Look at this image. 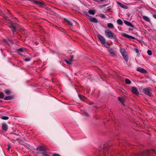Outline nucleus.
Returning <instances> with one entry per match:
<instances>
[{
  "label": "nucleus",
  "mask_w": 156,
  "mask_h": 156,
  "mask_svg": "<svg viewBox=\"0 0 156 156\" xmlns=\"http://www.w3.org/2000/svg\"><path fill=\"white\" fill-rule=\"evenodd\" d=\"M110 141H108L107 143L104 144L103 147L100 149V150L103 153V156H109L108 155V147L110 145H108Z\"/></svg>",
  "instance_id": "f257e3e1"
},
{
  "label": "nucleus",
  "mask_w": 156,
  "mask_h": 156,
  "mask_svg": "<svg viewBox=\"0 0 156 156\" xmlns=\"http://www.w3.org/2000/svg\"><path fill=\"white\" fill-rule=\"evenodd\" d=\"M105 34L106 36L108 38L114 39V41L117 40L116 36L115 35H113V33L108 30H106L105 31Z\"/></svg>",
  "instance_id": "f03ea898"
},
{
  "label": "nucleus",
  "mask_w": 156,
  "mask_h": 156,
  "mask_svg": "<svg viewBox=\"0 0 156 156\" xmlns=\"http://www.w3.org/2000/svg\"><path fill=\"white\" fill-rule=\"evenodd\" d=\"M10 25L9 27L11 29L12 32L14 34L17 29L18 24L14 23L12 21L9 22Z\"/></svg>",
  "instance_id": "7ed1b4c3"
},
{
  "label": "nucleus",
  "mask_w": 156,
  "mask_h": 156,
  "mask_svg": "<svg viewBox=\"0 0 156 156\" xmlns=\"http://www.w3.org/2000/svg\"><path fill=\"white\" fill-rule=\"evenodd\" d=\"M120 51L124 59L126 62H127L128 60V58L125 50L123 48H120Z\"/></svg>",
  "instance_id": "20e7f679"
},
{
  "label": "nucleus",
  "mask_w": 156,
  "mask_h": 156,
  "mask_svg": "<svg viewBox=\"0 0 156 156\" xmlns=\"http://www.w3.org/2000/svg\"><path fill=\"white\" fill-rule=\"evenodd\" d=\"M97 37L101 44H104L106 43V39L102 36L98 34L97 35Z\"/></svg>",
  "instance_id": "39448f33"
},
{
  "label": "nucleus",
  "mask_w": 156,
  "mask_h": 156,
  "mask_svg": "<svg viewBox=\"0 0 156 156\" xmlns=\"http://www.w3.org/2000/svg\"><path fill=\"white\" fill-rule=\"evenodd\" d=\"M151 90V88H146L144 89L143 90V91L144 94L150 96H151L150 92Z\"/></svg>",
  "instance_id": "423d86ee"
},
{
  "label": "nucleus",
  "mask_w": 156,
  "mask_h": 156,
  "mask_svg": "<svg viewBox=\"0 0 156 156\" xmlns=\"http://www.w3.org/2000/svg\"><path fill=\"white\" fill-rule=\"evenodd\" d=\"M30 1L33 2L35 4L40 7H43L44 6V4L41 2L34 0H30Z\"/></svg>",
  "instance_id": "0eeeda50"
},
{
  "label": "nucleus",
  "mask_w": 156,
  "mask_h": 156,
  "mask_svg": "<svg viewBox=\"0 0 156 156\" xmlns=\"http://www.w3.org/2000/svg\"><path fill=\"white\" fill-rule=\"evenodd\" d=\"M136 70L142 73L147 74L148 73V72L145 69L140 67H137Z\"/></svg>",
  "instance_id": "6e6552de"
},
{
  "label": "nucleus",
  "mask_w": 156,
  "mask_h": 156,
  "mask_svg": "<svg viewBox=\"0 0 156 156\" xmlns=\"http://www.w3.org/2000/svg\"><path fill=\"white\" fill-rule=\"evenodd\" d=\"M2 131L6 132L8 129V126L7 124L4 123L2 124Z\"/></svg>",
  "instance_id": "1a4fd4ad"
},
{
  "label": "nucleus",
  "mask_w": 156,
  "mask_h": 156,
  "mask_svg": "<svg viewBox=\"0 0 156 156\" xmlns=\"http://www.w3.org/2000/svg\"><path fill=\"white\" fill-rule=\"evenodd\" d=\"M89 20L91 22L97 23H98V21L97 19L94 17H92L91 16H89Z\"/></svg>",
  "instance_id": "9d476101"
},
{
  "label": "nucleus",
  "mask_w": 156,
  "mask_h": 156,
  "mask_svg": "<svg viewBox=\"0 0 156 156\" xmlns=\"http://www.w3.org/2000/svg\"><path fill=\"white\" fill-rule=\"evenodd\" d=\"M66 21L67 23V24L70 26V27H72L73 26V22H75L74 20H66Z\"/></svg>",
  "instance_id": "9b49d317"
},
{
  "label": "nucleus",
  "mask_w": 156,
  "mask_h": 156,
  "mask_svg": "<svg viewBox=\"0 0 156 156\" xmlns=\"http://www.w3.org/2000/svg\"><path fill=\"white\" fill-rule=\"evenodd\" d=\"M122 35L124 37L127 38L130 40L135 39V38L134 37L124 33H123Z\"/></svg>",
  "instance_id": "f8f14e48"
},
{
  "label": "nucleus",
  "mask_w": 156,
  "mask_h": 156,
  "mask_svg": "<svg viewBox=\"0 0 156 156\" xmlns=\"http://www.w3.org/2000/svg\"><path fill=\"white\" fill-rule=\"evenodd\" d=\"M132 92L133 94H139V91H138L137 89L134 87H132Z\"/></svg>",
  "instance_id": "ddd939ff"
},
{
  "label": "nucleus",
  "mask_w": 156,
  "mask_h": 156,
  "mask_svg": "<svg viewBox=\"0 0 156 156\" xmlns=\"http://www.w3.org/2000/svg\"><path fill=\"white\" fill-rule=\"evenodd\" d=\"M45 148L42 146H39L36 148V150L38 151H44L45 150Z\"/></svg>",
  "instance_id": "4468645a"
},
{
  "label": "nucleus",
  "mask_w": 156,
  "mask_h": 156,
  "mask_svg": "<svg viewBox=\"0 0 156 156\" xmlns=\"http://www.w3.org/2000/svg\"><path fill=\"white\" fill-rule=\"evenodd\" d=\"M118 98L119 101L123 105H124L125 102L124 99V98H121L120 97H118Z\"/></svg>",
  "instance_id": "2eb2a0df"
},
{
  "label": "nucleus",
  "mask_w": 156,
  "mask_h": 156,
  "mask_svg": "<svg viewBox=\"0 0 156 156\" xmlns=\"http://www.w3.org/2000/svg\"><path fill=\"white\" fill-rule=\"evenodd\" d=\"M124 23L127 26L129 27H133V25L129 22L127 21L126 20H124Z\"/></svg>",
  "instance_id": "dca6fc26"
},
{
  "label": "nucleus",
  "mask_w": 156,
  "mask_h": 156,
  "mask_svg": "<svg viewBox=\"0 0 156 156\" xmlns=\"http://www.w3.org/2000/svg\"><path fill=\"white\" fill-rule=\"evenodd\" d=\"M108 51L110 53L111 55L112 56H115V54L114 52V51H113V50L111 48H109Z\"/></svg>",
  "instance_id": "f3484780"
},
{
  "label": "nucleus",
  "mask_w": 156,
  "mask_h": 156,
  "mask_svg": "<svg viewBox=\"0 0 156 156\" xmlns=\"http://www.w3.org/2000/svg\"><path fill=\"white\" fill-rule=\"evenodd\" d=\"M13 98V96H5L4 98L5 100H8L12 99Z\"/></svg>",
  "instance_id": "a211bd4d"
},
{
  "label": "nucleus",
  "mask_w": 156,
  "mask_h": 156,
  "mask_svg": "<svg viewBox=\"0 0 156 156\" xmlns=\"http://www.w3.org/2000/svg\"><path fill=\"white\" fill-rule=\"evenodd\" d=\"M108 27L109 28L113 29L114 28V26L113 24L112 23H108L107 24Z\"/></svg>",
  "instance_id": "6ab92c4d"
},
{
  "label": "nucleus",
  "mask_w": 156,
  "mask_h": 156,
  "mask_svg": "<svg viewBox=\"0 0 156 156\" xmlns=\"http://www.w3.org/2000/svg\"><path fill=\"white\" fill-rule=\"evenodd\" d=\"M143 19L146 21L147 22H150V19L149 18L146 16H143Z\"/></svg>",
  "instance_id": "aec40b11"
},
{
  "label": "nucleus",
  "mask_w": 156,
  "mask_h": 156,
  "mask_svg": "<svg viewBox=\"0 0 156 156\" xmlns=\"http://www.w3.org/2000/svg\"><path fill=\"white\" fill-rule=\"evenodd\" d=\"M88 12L90 14L94 15L95 14V11L94 10H90L88 11Z\"/></svg>",
  "instance_id": "412c9836"
},
{
  "label": "nucleus",
  "mask_w": 156,
  "mask_h": 156,
  "mask_svg": "<svg viewBox=\"0 0 156 156\" xmlns=\"http://www.w3.org/2000/svg\"><path fill=\"white\" fill-rule=\"evenodd\" d=\"M69 60H67L65 59V62L67 63V64H72V60L71 59H69Z\"/></svg>",
  "instance_id": "4be33fe9"
},
{
  "label": "nucleus",
  "mask_w": 156,
  "mask_h": 156,
  "mask_svg": "<svg viewBox=\"0 0 156 156\" xmlns=\"http://www.w3.org/2000/svg\"><path fill=\"white\" fill-rule=\"evenodd\" d=\"M117 22L118 24L120 25H121L122 24H123V22H122V21L121 20L119 19L117 20Z\"/></svg>",
  "instance_id": "5701e85b"
},
{
  "label": "nucleus",
  "mask_w": 156,
  "mask_h": 156,
  "mask_svg": "<svg viewBox=\"0 0 156 156\" xmlns=\"http://www.w3.org/2000/svg\"><path fill=\"white\" fill-rule=\"evenodd\" d=\"M5 93L7 95H9L11 94V93L10 91L8 90H6L5 91Z\"/></svg>",
  "instance_id": "b1692460"
},
{
  "label": "nucleus",
  "mask_w": 156,
  "mask_h": 156,
  "mask_svg": "<svg viewBox=\"0 0 156 156\" xmlns=\"http://www.w3.org/2000/svg\"><path fill=\"white\" fill-rule=\"evenodd\" d=\"M117 3L121 7L123 8H125V5H123L121 3L118 1L117 2Z\"/></svg>",
  "instance_id": "393cba45"
},
{
  "label": "nucleus",
  "mask_w": 156,
  "mask_h": 156,
  "mask_svg": "<svg viewBox=\"0 0 156 156\" xmlns=\"http://www.w3.org/2000/svg\"><path fill=\"white\" fill-rule=\"evenodd\" d=\"M125 81L126 83V84H129L131 83V81L128 79H126Z\"/></svg>",
  "instance_id": "a878e982"
},
{
  "label": "nucleus",
  "mask_w": 156,
  "mask_h": 156,
  "mask_svg": "<svg viewBox=\"0 0 156 156\" xmlns=\"http://www.w3.org/2000/svg\"><path fill=\"white\" fill-rule=\"evenodd\" d=\"M1 118L3 120H7L9 119V118L8 116H5L1 117Z\"/></svg>",
  "instance_id": "bb28decb"
},
{
  "label": "nucleus",
  "mask_w": 156,
  "mask_h": 156,
  "mask_svg": "<svg viewBox=\"0 0 156 156\" xmlns=\"http://www.w3.org/2000/svg\"><path fill=\"white\" fill-rule=\"evenodd\" d=\"M99 16L102 19H105L106 18V16L105 15L103 14H101L99 15Z\"/></svg>",
  "instance_id": "cd10ccee"
},
{
  "label": "nucleus",
  "mask_w": 156,
  "mask_h": 156,
  "mask_svg": "<svg viewBox=\"0 0 156 156\" xmlns=\"http://www.w3.org/2000/svg\"><path fill=\"white\" fill-rule=\"evenodd\" d=\"M4 97V95L3 92L0 93V98H3Z\"/></svg>",
  "instance_id": "c85d7f7f"
},
{
  "label": "nucleus",
  "mask_w": 156,
  "mask_h": 156,
  "mask_svg": "<svg viewBox=\"0 0 156 156\" xmlns=\"http://www.w3.org/2000/svg\"><path fill=\"white\" fill-rule=\"evenodd\" d=\"M11 145V143L10 142H9L7 144V146H8V151H10V149L11 148V147H10Z\"/></svg>",
  "instance_id": "c756f323"
},
{
  "label": "nucleus",
  "mask_w": 156,
  "mask_h": 156,
  "mask_svg": "<svg viewBox=\"0 0 156 156\" xmlns=\"http://www.w3.org/2000/svg\"><path fill=\"white\" fill-rule=\"evenodd\" d=\"M147 53L149 55H151L152 54V51L150 50H148L147 51Z\"/></svg>",
  "instance_id": "7c9ffc66"
},
{
  "label": "nucleus",
  "mask_w": 156,
  "mask_h": 156,
  "mask_svg": "<svg viewBox=\"0 0 156 156\" xmlns=\"http://www.w3.org/2000/svg\"><path fill=\"white\" fill-rule=\"evenodd\" d=\"M150 151L149 150H147L145 151V153L146 155H147L150 153Z\"/></svg>",
  "instance_id": "2f4dec72"
},
{
  "label": "nucleus",
  "mask_w": 156,
  "mask_h": 156,
  "mask_svg": "<svg viewBox=\"0 0 156 156\" xmlns=\"http://www.w3.org/2000/svg\"><path fill=\"white\" fill-rule=\"evenodd\" d=\"M3 17L6 20H8V17H7V16H6L4 14L3 15Z\"/></svg>",
  "instance_id": "473e14b6"
},
{
  "label": "nucleus",
  "mask_w": 156,
  "mask_h": 156,
  "mask_svg": "<svg viewBox=\"0 0 156 156\" xmlns=\"http://www.w3.org/2000/svg\"><path fill=\"white\" fill-rule=\"evenodd\" d=\"M84 14L87 16H88V18H89V16H90L87 13V12H84Z\"/></svg>",
  "instance_id": "72a5a7b5"
},
{
  "label": "nucleus",
  "mask_w": 156,
  "mask_h": 156,
  "mask_svg": "<svg viewBox=\"0 0 156 156\" xmlns=\"http://www.w3.org/2000/svg\"><path fill=\"white\" fill-rule=\"evenodd\" d=\"M24 60L26 62H29L30 60V58H26Z\"/></svg>",
  "instance_id": "f704fd0d"
},
{
  "label": "nucleus",
  "mask_w": 156,
  "mask_h": 156,
  "mask_svg": "<svg viewBox=\"0 0 156 156\" xmlns=\"http://www.w3.org/2000/svg\"><path fill=\"white\" fill-rule=\"evenodd\" d=\"M78 96L79 98L81 99H82V98L84 97L83 96L81 95L80 94H79L78 95Z\"/></svg>",
  "instance_id": "c9c22d12"
},
{
  "label": "nucleus",
  "mask_w": 156,
  "mask_h": 156,
  "mask_svg": "<svg viewBox=\"0 0 156 156\" xmlns=\"http://www.w3.org/2000/svg\"><path fill=\"white\" fill-rule=\"evenodd\" d=\"M42 155L43 156H49L48 155L44 153H42Z\"/></svg>",
  "instance_id": "e433bc0d"
},
{
  "label": "nucleus",
  "mask_w": 156,
  "mask_h": 156,
  "mask_svg": "<svg viewBox=\"0 0 156 156\" xmlns=\"http://www.w3.org/2000/svg\"><path fill=\"white\" fill-rule=\"evenodd\" d=\"M18 51H20V52H22L23 51V49L22 48H20L18 50Z\"/></svg>",
  "instance_id": "4c0bfd02"
},
{
  "label": "nucleus",
  "mask_w": 156,
  "mask_h": 156,
  "mask_svg": "<svg viewBox=\"0 0 156 156\" xmlns=\"http://www.w3.org/2000/svg\"><path fill=\"white\" fill-rule=\"evenodd\" d=\"M53 156H60L58 154H54L53 155Z\"/></svg>",
  "instance_id": "58836bf2"
},
{
  "label": "nucleus",
  "mask_w": 156,
  "mask_h": 156,
  "mask_svg": "<svg viewBox=\"0 0 156 156\" xmlns=\"http://www.w3.org/2000/svg\"><path fill=\"white\" fill-rule=\"evenodd\" d=\"M84 114L86 116H89V114L87 113L86 112H84Z\"/></svg>",
  "instance_id": "ea45409f"
},
{
  "label": "nucleus",
  "mask_w": 156,
  "mask_h": 156,
  "mask_svg": "<svg viewBox=\"0 0 156 156\" xmlns=\"http://www.w3.org/2000/svg\"><path fill=\"white\" fill-rule=\"evenodd\" d=\"M135 50L136 52V53H138L139 52V50H138V49H135Z\"/></svg>",
  "instance_id": "a19ab883"
},
{
  "label": "nucleus",
  "mask_w": 156,
  "mask_h": 156,
  "mask_svg": "<svg viewBox=\"0 0 156 156\" xmlns=\"http://www.w3.org/2000/svg\"><path fill=\"white\" fill-rule=\"evenodd\" d=\"M153 16L154 18L156 19V15H155V14L153 15Z\"/></svg>",
  "instance_id": "79ce46f5"
},
{
  "label": "nucleus",
  "mask_w": 156,
  "mask_h": 156,
  "mask_svg": "<svg viewBox=\"0 0 156 156\" xmlns=\"http://www.w3.org/2000/svg\"><path fill=\"white\" fill-rule=\"evenodd\" d=\"M11 134H12V135H15V136H18V135H17V134H16L15 133H11Z\"/></svg>",
  "instance_id": "37998d69"
},
{
  "label": "nucleus",
  "mask_w": 156,
  "mask_h": 156,
  "mask_svg": "<svg viewBox=\"0 0 156 156\" xmlns=\"http://www.w3.org/2000/svg\"><path fill=\"white\" fill-rule=\"evenodd\" d=\"M107 5V4H104V5H102V6H103V7L105 6H106Z\"/></svg>",
  "instance_id": "c03bdc74"
},
{
  "label": "nucleus",
  "mask_w": 156,
  "mask_h": 156,
  "mask_svg": "<svg viewBox=\"0 0 156 156\" xmlns=\"http://www.w3.org/2000/svg\"><path fill=\"white\" fill-rule=\"evenodd\" d=\"M71 59H73V55H72L71 56Z\"/></svg>",
  "instance_id": "a18cd8bd"
},
{
  "label": "nucleus",
  "mask_w": 156,
  "mask_h": 156,
  "mask_svg": "<svg viewBox=\"0 0 156 156\" xmlns=\"http://www.w3.org/2000/svg\"><path fill=\"white\" fill-rule=\"evenodd\" d=\"M19 139L18 138L16 139H15V140H14V141H17L19 140Z\"/></svg>",
  "instance_id": "49530a36"
},
{
  "label": "nucleus",
  "mask_w": 156,
  "mask_h": 156,
  "mask_svg": "<svg viewBox=\"0 0 156 156\" xmlns=\"http://www.w3.org/2000/svg\"><path fill=\"white\" fill-rule=\"evenodd\" d=\"M100 1H103L104 0H99Z\"/></svg>",
  "instance_id": "de8ad7c7"
},
{
  "label": "nucleus",
  "mask_w": 156,
  "mask_h": 156,
  "mask_svg": "<svg viewBox=\"0 0 156 156\" xmlns=\"http://www.w3.org/2000/svg\"><path fill=\"white\" fill-rule=\"evenodd\" d=\"M110 9H108V10H110Z\"/></svg>",
  "instance_id": "09e8293b"
},
{
  "label": "nucleus",
  "mask_w": 156,
  "mask_h": 156,
  "mask_svg": "<svg viewBox=\"0 0 156 156\" xmlns=\"http://www.w3.org/2000/svg\"><path fill=\"white\" fill-rule=\"evenodd\" d=\"M130 64H129V66H130Z\"/></svg>",
  "instance_id": "8fccbe9b"
},
{
  "label": "nucleus",
  "mask_w": 156,
  "mask_h": 156,
  "mask_svg": "<svg viewBox=\"0 0 156 156\" xmlns=\"http://www.w3.org/2000/svg\"><path fill=\"white\" fill-rule=\"evenodd\" d=\"M130 64H129V66H130Z\"/></svg>",
  "instance_id": "3c124183"
}]
</instances>
